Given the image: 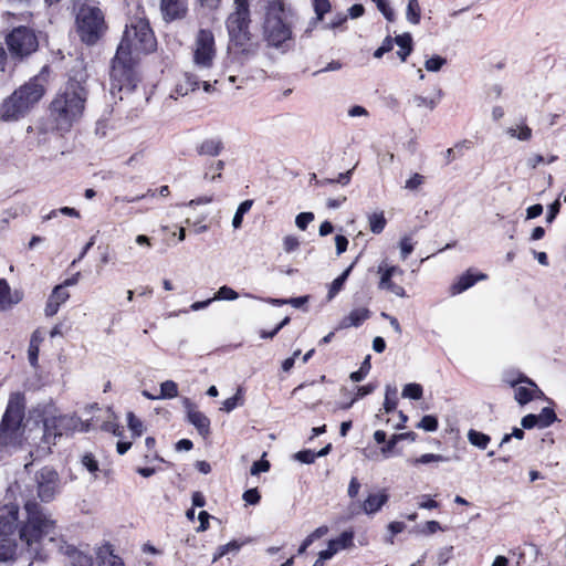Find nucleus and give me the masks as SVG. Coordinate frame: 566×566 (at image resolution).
Wrapping results in <instances>:
<instances>
[{
    "label": "nucleus",
    "mask_w": 566,
    "mask_h": 566,
    "mask_svg": "<svg viewBox=\"0 0 566 566\" xmlns=\"http://www.w3.org/2000/svg\"><path fill=\"white\" fill-rule=\"evenodd\" d=\"M370 316V312L366 307L354 308L349 314L342 318L338 328L345 329L349 327H358Z\"/></svg>",
    "instance_id": "23"
},
{
    "label": "nucleus",
    "mask_w": 566,
    "mask_h": 566,
    "mask_svg": "<svg viewBox=\"0 0 566 566\" xmlns=\"http://www.w3.org/2000/svg\"><path fill=\"white\" fill-rule=\"evenodd\" d=\"M468 440L472 446L484 450L490 443L491 438L483 432L471 429L468 432Z\"/></svg>",
    "instance_id": "33"
},
{
    "label": "nucleus",
    "mask_w": 566,
    "mask_h": 566,
    "mask_svg": "<svg viewBox=\"0 0 566 566\" xmlns=\"http://www.w3.org/2000/svg\"><path fill=\"white\" fill-rule=\"evenodd\" d=\"M313 220L314 214L312 212H301L295 218V224L300 230L304 231Z\"/></svg>",
    "instance_id": "53"
},
{
    "label": "nucleus",
    "mask_w": 566,
    "mask_h": 566,
    "mask_svg": "<svg viewBox=\"0 0 566 566\" xmlns=\"http://www.w3.org/2000/svg\"><path fill=\"white\" fill-rule=\"evenodd\" d=\"M389 495L385 490L369 494L364 501L361 509L368 515L375 514L387 503Z\"/></svg>",
    "instance_id": "24"
},
{
    "label": "nucleus",
    "mask_w": 566,
    "mask_h": 566,
    "mask_svg": "<svg viewBox=\"0 0 566 566\" xmlns=\"http://www.w3.org/2000/svg\"><path fill=\"white\" fill-rule=\"evenodd\" d=\"M417 428L428 432H433L438 429V419L431 415L424 416L417 424Z\"/></svg>",
    "instance_id": "47"
},
{
    "label": "nucleus",
    "mask_w": 566,
    "mask_h": 566,
    "mask_svg": "<svg viewBox=\"0 0 566 566\" xmlns=\"http://www.w3.org/2000/svg\"><path fill=\"white\" fill-rule=\"evenodd\" d=\"M407 20L412 24H418L420 21L421 9L418 0H407Z\"/></svg>",
    "instance_id": "37"
},
{
    "label": "nucleus",
    "mask_w": 566,
    "mask_h": 566,
    "mask_svg": "<svg viewBox=\"0 0 566 566\" xmlns=\"http://www.w3.org/2000/svg\"><path fill=\"white\" fill-rule=\"evenodd\" d=\"M402 274L403 270L398 265L389 264L386 260L381 261L377 266V275L379 276L378 289L390 292L401 298L408 297L406 290L392 281L395 276Z\"/></svg>",
    "instance_id": "12"
},
{
    "label": "nucleus",
    "mask_w": 566,
    "mask_h": 566,
    "mask_svg": "<svg viewBox=\"0 0 566 566\" xmlns=\"http://www.w3.org/2000/svg\"><path fill=\"white\" fill-rule=\"evenodd\" d=\"M294 458L302 463H313L316 459V454L311 450H304L295 453Z\"/></svg>",
    "instance_id": "58"
},
{
    "label": "nucleus",
    "mask_w": 566,
    "mask_h": 566,
    "mask_svg": "<svg viewBox=\"0 0 566 566\" xmlns=\"http://www.w3.org/2000/svg\"><path fill=\"white\" fill-rule=\"evenodd\" d=\"M377 9L384 14V17L389 20V21H392L394 17H395V13H394V10L390 8V4H389V0H371Z\"/></svg>",
    "instance_id": "52"
},
{
    "label": "nucleus",
    "mask_w": 566,
    "mask_h": 566,
    "mask_svg": "<svg viewBox=\"0 0 566 566\" xmlns=\"http://www.w3.org/2000/svg\"><path fill=\"white\" fill-rule=\"evenodd\" d=\"M283 250L286 253H292L300 248V240L297 237L289 234L283 238Z\"/></svg>",
    "instance_id": "51"
},
{
    "label": "nucleus",
    "mask_w": 566,
    "mask_h": 566,
    "mask_svg": "<svg viewBox=\"0 0 566 566\" xmlns=\"http://www.w3.org/2000/svg\"><path fill=\"white\" fill-rule=\"evenodd\" d=\"M312 6L317 20H323L324 14L329 12L332 8L329 0H312Z\"/></svg>",
    "instance_id": "43"
},
{
    "label": "nucleus",
    "mask_w": 566,
    "mask_h": 566,
    "mask_svg": "<svg viewBox=\"0 0 566 566\" xmlns=\"http://www.w3.org/2000/svg\"><path fill=\"white\" fill-rule=\"evenodd\" d=\"M249 0H233V11L226 21L231 45L245 57L253 56L258 44L251 41Z\"/></svg>",
    "instance_id": "6"
},
{
    "label": "nucleus",
    "mask_w": 566,
    "mask_h": 566,
    "mask_svg": "<svg viewBox=\"0 0 566 566\" xmlns=\"http://www.w3.org/2000/svg\"><path fill=\"white\" fill-rule=\"evenodd\" d=\"M182 405L187 411L188 421L197 429L200 436L207 437L210 433L209 418L201 411L197 410L189 398H184Z\"/></svg>",
    "instance_id": "17"
},
{
    "label": "nucleus",
    "mask_w": 566,
    "mask_h": 566,
    "mask_svg": "<svg viewBox=\"0 0 566 566\" xmlns=\"http://www.w3.org/2000/svg\"><path fill=\"white\" fill-rule=\"evenodd\" d=\"M242 497L248 504H251V505L258 504L261 499L260 493H259L258 489H255V488L247 490L243 493Z\"/></svg>",
    "instance_id": "57"
},
{
    "label": "nucleus",
    "mask_w": 566,
    "mask_h": 566,
    "mask_svg": "<svg viewBox=\"0 0 566 566\" xmlns=\"http://www.w3.org/2000/svg\"><path fill=\"white\" fill-rule=\"evenodd\" d=\"M522 427L525 429H532L535 426H538V417L536 415L530 413L522 418Z\"/></svg>",
    "instance_id": "62"
},
{
    "label": "nucleus",
    "mask_w": 566,
    "mask_h": 566,
    "mask_svg": "<svg viewBox=\"0 0 566 566\" xmlns=\"http://www.w3.org/2000/svg\"><path fill=\"white\" fill-rule=\"evenodd\" d=\"M21 290H12L4 279H0V312L11 310L23 300Z\"/></svg>",
    "instance_id": "19"
},
{
    "label": "nucleus",
    "mask_w": 566,
    "mask_h": 566,
    "mask_svg": "<svg viewBox=\"0 0 566 566\" xmlns=\"http://www.w3.org/2000/svg\"><path fill=\"white\" fill-rule=\"evenodd\" d=\"M156 38L144 17L130 18L117 48L111 69V92H132L138 82L135 71L142 54L156 49Z\"/></svg>",
    "instance_id": "1"
},
{
    "label": "nucleus",
    "mask_w": 566,
    "mask_h": 566,
    "mask_svg": "<svg viewBox=\"0 0 566 566\" xmlns=\"http://www.w3.org/2000/svg\"><path fill=\"white\" fill-rule=\"evenodd\" d=\"M127 423L134 436H142L144 430L143 422L132 411L127 412Z\"/></svg>",
    "instance_id": "45"
},
{
    "label": "nucleus",
    "mask_w": 566,
    "mask_h": 566,
    "mask_svg": "<svg viewBox=\"0 0 566 566\" xmlns=\"http://www.w3.org/2000/svg\"><path fill=\"white\" fill-rule=\"evenodd\" d=\"M422 395H423V390H422L421 385L416 384V382L407 384L403 387L402 392H401V396L403 398H409V399H415V400H419L422 397Z\"/></svg>",
    "instance_id": "40"
},
{
    "label": "nucleus",
    "mask_w": 566,
    "mask_h": 566,
    "mask_svg": "<svg viewBox=\"0 0 566 566\" xmlns=\"http://www.w3.org/2000/svg\"><path fill=\"white\" fill-rule=\"evenodd\" d=\"M289 11L282 0L269 2L263 24L264 39L269 45L281 48L292 36V30L287 22Z\"/></svg>",
    "instance_id": "8"
},
{
    "label": "nucleus",
    "mask_w": 566,
    "mask_h": 566,
    "mask_svg": "<svg viewBox=\"0 0 566 566\" xmlns=\"http://www.w3.org/2000/svg\"><path fill=\"white\" fill-rule=\"evenodd\" d=\"M335 245H336L337 255H340L342 253H344L347 250V247H348L347 238L344 235H340V234L336 235L335 237Z\"/></svg>",
    "instance_id": "60"
},
{
    "label": "nucleus",
    "mask_w": 566,
    "mask_h": 566,
    "mask_svg": "<svg viewBox=\"0 0 566 566\" xmlns=\"http://www.w3.org/2000/svg\"><path fill=\"white\" fill-rule=\"evenodd\" d=\"M81 463L90 473L96 476L98 471V462L92 453H85L81 459Z\"/></svg>",
    "instance_id": "48"
},
{
    "label": "nucleus",
    "mask_w": 566,
    "mask_h": 566,
    "mask_svg": "<svg viewBox=\"0 0 566 566\" xmlns=\"http://www.w3.org/2000/svg\"><path fill=\"white\" fill-rule=\"evenodd\" d=\"M559 209H560V202L559 200H555L549 207H548V213L546 216V221L547 222H553L554 219L556 218V216L558 214L559 212Z\"/></svg>",
    "instance_id": "63"
},
{
    "label": "nucleus",
    "mask_w": 566,
    "mask_h": 566,
    "mask_svg": "<svg viewBox=\"0 0 566 566\" xmlns=\"http://www.w3.org/2000/svg\"><path fill=\"white\" fill-rule=\"evenodd\" d=\"M134 241L142 252L146 253L153 248L151 239L145 234H138Z\"/></svg>",
    "instance_id": "55"
},
{
    "label": "nucleus",
    "mask_w": 566,
    "mask_h": 566,
    "mask_svg": "<svg viewBox=\"0 0 566 566\" xmlns=\"http://www.w3.org/2000/svg\"><path fill=\"white\" fill-rule=\"evenodd\" d=\"M32 412L34 418L42 422L40 441L34 442V447L29 451L33 460L48 455L57 437L88 430V423L74 415H62L52 402L40 403Z\"/></svg>",
    "instance_id": "3"
},
{
    "label": "nucleus",
    "mask_w": 566,
    "mask_h": 566,
    "mask_svg": "<svg viewBox=\"0 0 566 566\" xmlns=\"http://www.w3.org/2000/svg\"><path fill=\"white\" fill-rule=\"evenodd\" d=\"M69 297L70 293L62 285H56L48 298L44 308L45 315L49 317L55 315L59 312L60 306L64 304Z\"/></svg>",
    "instance_id": "22"
},
{
    "label": "nucleus",
    "mask_w": 566,
    "mask_h": 566,
    "mask_svg": "<svg viewBox=\"0 0 566 566\" xmlns=\"http://www.w3.org/2000/svg\"><path fill=\"white\" fill-rule=\"evenodd\" d=\"M507 382L515 388L514 397L520 405H526L535 397L542 395L536 384L522 375L517 378L509 379Z\"/></svg>",
    "instance_id": "15"
},
{
    "label": "nucleus",
    "mask_w": 566,
    "mask_h": 566,
    "mask_svg": "<svg viewBox=\"0 0 566 566\" xmlns=\"http://www.w3.org/2000/svg\"><path fill=\"white\" fill-rule=\"evenodd\" d=\"M24 413V394L20 391L12 392L0 421V452L11 453L22 446Z\"/></svg>",
    "instance_id": "5"
},
{
    "label": "nucleus",
    "mask_w": 566,
    "mask_h": 566,
    "mask_svg": "<svg viewBox=\"0 0 566 566\" xmlns=\"http://www.w3.org/2000/svg\"><path fill=\"white\" fill-rule=\"evenodd\" d=\"M354 533L352 531L343 532L337 538L331 539L327 548L321 551L323 559H331L338 551L348 548L353 545Z\"/></svg>",
    "instance_id": "20"
},
{
    "label": "nucleus",
    "mask_w": 566,
    "mask_h": 566,
    "mask_svg": "<svg viewBox=\"0 0 566 566\" xmlns=\"http://www.w3.org/2000/svg\"><path fill=\"white\" fill-rule=\"evenodd\" d=\"M400 259L406 260L413 251V243L410 237L405 235L399 242Z\"/></svg>",
    "instance_id": "49"
},
{
    "label": "nucleus",
    "mask_w": 566,
    "mask_h": 566,
    "mask_svg": "<svg viewBox=\"0 0 566 566\" xmlns=\"http://www.w3.org/2000/svg\"><path fill=\"white\" fill-rule=\"evenodd\" d=\"M178 396V385L174 380H166L160 384V392L156 395L159 399H172Z\"/></svg>",
    "instance_id": "35"
},
{
    "label": "nucleus",
    "mask_w": 566,
    "mask_h": 566,
    "mask_svg": "<svg viewBox=\"0 0 566 566\" xmlns=\"http://www.w3.org/2000/svg\"><path fill=\"white\" fill-rule=\"evenodd\" d=\"M38 496L42 502H49L54 499L59 491V474L52 468H42L34 476Z\"/></svg>",
    "instance_id": "13"
},
{
    "label": "nucleus",
    "mask_w": 566,
    "mask_h": 566,
    "mask_svg": "<svg viewBox=\"0 0 566 566\" xmlns=\"http://www.w3.org/2000/svg\"><path fill=\"white\" fill-rule=\"evenodd\" d=\"M536 417H538V426L541 428H546L556 420L554 410L548 407L543 408L539 415H536Z\"/></svg>",
    "instance_id": "41"
},
{
    "label": "nucleus",
    "mask_w": 566,
    "mask_h": 566,
    "mask_svg": "<svg viewBox=\"0 0 566 566\" xmlns=\"http://www.w3.org/2000/svg\"><path fill=\"white\" fill-rule=\"evenodd\" d=\"M243 403H244L243 388L242 387H238L237 392L234 394V396L226 399L222 402L221 410H223L226 412H231L233 409H235L239 406H242Z\"/></svg>",
    "instance_id": "34"
},
{
    "label": "nucleus",
    "mask_w": 566,
    "mask_h": 566,
    "mask_svg": "<svg viewBox=\"0 0 566 566\" xmlns=\"http://www.w3.org/2000/svg\"><path fill=\"white\" fill-rule=\"evenodd\" d=\"M368 222L370 231L375 234L381 233L387 224V220L382 211L373 212L369 214Z\"/></svg>",
    "instance_id": "31"
},
{
    "label": "nucleus",
    "mask_w": 566,
    "mask_h": 566,
    "mask_svg": "<svg viewBox=\"0 0 566 566\" xmlns=\"http://www.w3.org/2000/svg\"><path fill=\"white\" fill-rule=\"evenodd\" d=\"M19 526V506L9 503L0 506V536H13Z\"/></svg>",
    "instance_id": "16"
},
{
    "label": "nucleus",
    "mask_w": 566,
    "mask_h": 566,
    "mask_svg": "<svg viewBox=\"0 0 566 566\" xmlns=\"http://www.w3.org/2000/svg\"><path fill=\"white\" fill-rule=\"evenodd\" d=\"M43 94L44 86L40 78L30 80L2 103L0 107L1 119L10 122L23 117L41 99Z\"/></svg>",
    "instance_id": "7"
},
{
    "label": "nucleus",
    "mask_w": 566,
    "mask_h": 566,
    "mask_svg": "<svg viewBox=\"0 0 566 566\" xmlns=\"http://www.w3.org/2000/svg\"><path fill=\"white\" fill-rule=\"evenodd\" d=\"M240 547H241V545L235 541H232L226 545H221L218 548L217 553L214 554L212 562L216 563L219 558L223 557L228 553H231V552L237 553L240 549Z\"/></svg>",
    "instance_id": "44"
},
{
    "label": "nucleus",
    "mask_w": 566,
    "mask_h": 566,
    "mask_svg": "<svg viewBox=\"0 0 566 566\" xmlns=\"http://www.w3.org/2000/svg\"><path fill=\"white\" fill-rule=\"evenodd\" d=\"M207 74L197 72H186L182 78L177 83L171 97L177 98L178 96H185L190 92H193L198 88L199 84L202 83L203 91L210 93L212 91L213 85L210 81L205 80Z\"/></svg>",
    "instance_id": "14"
},
{
    "label": "nucleus",
    "mask_w": 566,
    "mask_h": 566,
    "mask_svg": "<svg viewBox=\"0 0 566 566\" xmlns=\"http://www.w3.org/2000/svg\"><path fill=\"white\" fill-rule=\"evenodd\" d=\"M72 566H92V557L77 551L74 547L67 548Z\"/></svg>",
    "instance_id": "32"
},
{
    "label": "nucleus",
    "mask_w": 566,
    "mask_h": 566,
    "mask_svg": "<svg viewBox=\"0 0 566 566\" xmlns=\"http://www.w3.org/2000/svg\"><path fill=\"white\" fill-rule=\"evenodd\" d=\"M354 268V263L350 264L339 276H337L329 285L327 293V300L332 301L344 287V284Z\"/></svg>",
    "instance_id": "29"
},
{
    "label": "nucleus",
    "mask_w": 566,
    "mask_h": 566,
    "mask_svg": "<svg viewBox=\"0 0 566 566\" xmlns=\"http://www.w3.org/2000/svg\"><path fill=\"white\" fill-rule=\"evenodd\" d=\"M27 520L19 528L20 544L12 536H0V562L12 560L24 552L30 559H42V541L52 534L55 523L34 501L24 504Z\"/></svg>",
    "instance_id": "2"
},
{
    "label": "nucleus",
    "mask_w": 566,
    "mask_h": 566,
    "mask_svg": "<svg viewBox=\"0 0 566 566\" xmlns=\"http://www.w3.org/2000/svg\"><path fill=\"white\" fill-rule=\"evenodd\" d=\"M87 92L82 84V77L71 78L51 103V117L61 130H69L84 112Z\"/></svg>",
    "instance_id": "4"
},
{
    "label": "nucleus",
    "mask_w": 566,
    "mask_h": 566,
    "mask_svg": "<svg viewBox=\"0 0 566 566\" xmlns=\"http://www.w3.org/2000/svg\"><path fill=\"white\" fill-rule=\"evenodd\" d=\"M45 333L41 328L35 329L30 337L28 348V359L32 367L38 366L39 352L42 342L44 340Z\"/></svg>",
    "instance_id": "25"
},
{
    "label": "nucleus",
    "mask_w": 566,
    "mask_h": 566,
    "mask_svg": "<svg viewBox=\"0 0 566 566\" xmlns=\"http://www.w3.org/2000/svg\"><path fill=\"white\" fill-rule=\"evenodd\" d=\"M415 103L418 107H428L430 109H433L437 105V102L434 99L424 96H416Z\"/></svg>",
    "instance_id": "61"
},
{
    "label": "nucleus",
    "mask_w": 566,
    "mask_h": 566,
    "mask_svg": "<svg viewBox=\"0 0 566 566\" xmlns=\"http://www.w3.org/2000/svg\"><path fill=\"white\" fill-rule=\"evenodd\" d=\"M160 11L167 22L181 20L188 12L187 0H160Z\"/></svg>",
    "instance_id": "18"
},
{
    "label": "nucleus",
    "mask_w": 566,
    "mask_h": 566,
    "mask_svg": "<svg viewBox=\"0 0 566 566\" xmlns=\"http://www.w3.org/2000/svg\"><path fill=\"white\" fill-rule=\"evenodd\" d=\"M239 297V294L232 289L227 285H223L219 287L216 295L212 297L213 301H234Z\"/></svg>",
    "instance_id": "42"
},
{
    "label": "nucleus",
    "mask_w": 566,
    "mask_h": 566,
    "mask_svg": "<svg viewBox=\"0 0 566 566\" xmlns=\"http://www.w3.org/2000/svg\"><path fill=\"white\" fill-rule=\"evenodd\" d=\"M395 42L399 46L397 54L399 55L400 60L405 62L412 50V38L409 33H405L402 35L396 36Z\"/></svg>",
    "instance_id": "30"
},
{
    "label": "nucleus",
    "mask_w": 566,
    "mask_h": 566,
    "mask_svg": "<svg viewBox=\"0 0 566 566\" xmlns=\"http://www.w3.org/2000/svg\"><path fill=\"white\" fill-rule=\"evenodd\" d=\"M424 184V176L415 172L405 182V189L416 191Z\"/></svg>",
    "instance_id": "46"
},
{
    "label": "nucleus",
    "mask_w": 566,
    "mask_h": 566,
    "mask_svg": "<svg viewBox=\"0 0 566 566\" xmlns=\"http://www.w3.org/2000/svg\"><path fill=\"white\" fill-rule=\"evenodd\" d=\"M107 24L102 10L94 6H82L76 14V32L83 43L95 45L105 34Z\"/></svg>",
    "instance_id": "9"
},
{
    "label": "nucleus",
    "mask_w": 566,
    "mask_h": 566,
    "mask_svg": "<svg viewBox=\"0 0 566 566\" xmlns=\"http://www.w3.org/2000/svg\"><path fill=\"white\" fill-rule=\"evenodd\" d=\"M486 275L483 273L474 274L471 270H468L465 273L460 275L450 286V294L458 295L471 286H473L478 281L485 280Z\"/></svg>",
    "instance_id": "21"
},
{
    "label": "nucleus",
    "mask_w": 566,
    "mask_h": 566,
    "mask_svg": "<svg viewBox=\"0 0 566 566\" xmlns=\"http://www.w3.org/2000/svg\"><path fill=\"white\" fill-rule=\"evenodd\" d=\"M449 459L447 457H443L441 454H434V453H426L418 458L409 460V462L412 465L418 464H429V463H438V462H447Z\"/></svg>",
    "instance_id": "36"
},
{
    "label": "nucleus",
    "mask_w": 566,
    "mask_h": 566,
    "mask_svg": "<svg viewBox=\"0 0 566 566\" xmlns=\"http://www.w3.org/2000/svg\"><path fill=\"white\" fill-rule=\"evenodd\" d=\"M328 533V527L323 525L317 527L314 532H312L305 539H311V545L314 543V541L322 538Z\"/></svg>",
    "instance_id": "64"
},
{
    "label": "nucleus",
    "mask_w": 566,
    "mask_h": 566,
    "mask_svg": "<svg viewBox=\"0 0 566 566\" xmlns=\"http://www.w3.org/2000/svg\"><path fill=\"white\" fill-rule=\"evenodd\" d=\"M397 407V388L392 386L386 387L385 401H384V410L389 413L394 411Z\"/></svg>",
    "instance_id": "38"
},
{
    "label": "nucleus",
    "mask_w": 566,
    "mask_h": 566,
    "mask_svg": "<svg viewBox=\"0 0 566 566\" xmlns=\"http://www.w3.org/2000/svg\"><path fill=\"white\" fill-rule=\"evenodd\" d=\"M270 470V462L268 460H264V459H261L259 461H255L251 469H250V473L252 475H258L262 472H268Z\"/></svg>",
    "instance_id": "56"
},
{
    "label": "nucleus",
    "mask_w": 566,
    "mask_h": 566,
    "mask_svg": "<svg viewBox=\"0 0 566 566\" xmlns=\"http://www.w3.org/2000/svg\"><path fill=\"white\" fill-rule=\"evenodd\" d=\"M224 148L222 140L218 137L207 138L197 146V153L201 156H219Z\"/></svg>",
    "instance_id": "26"
},
{
    "label": "nucleus",
    "mask_w": 566,
    "mask_h": 566,
    "mask_svg": "<svg viewBox=\"0 0 566 566\" xmlns=\"http://www.w3.org/2000/svg\"><path fill=\"white\" fill-rule=\"evenodd\" d=\"M97 560L99 566H124L122 558L114 554L109 545L98 549Z\"/></svg>",
    "instance_id": "27"
},
{
    "label": "nucleus",
    "mask_w": 566,
    "mask_h": 566,
    "mask_svg": "<svg viewBox=\"0 0 566 566\" xmlns=\"http://www.w3.org/2000/svg\"><path fill=\"white\" fill-rule=\"evenodd\" d=\"M505 133L509 137L521 142L530 140L533 135L532 128L524 123L507 127Z\"/></svg>",
    "instance_id": "28"
},
{
    "label": "nucleus",
    "mask_w": 566,
    "mask_h": 566,
    "mask_svg": "<svg viewBox=\"0 0 566 566\" xmlns=\"http://www.w3.org/2000/svg\"><path fill=\"white\" fill-rule=\"evenodd\" d=\"M447 63V60L442 56L436 55L428 59L424 62V67L429 72H438Z\"/></svg>",
    "instance_id": "50"
},
{
    "label": "nucleus",
    "mask_w": 566,
    "mask_h": 566,
    "mask_svg": "<svg viewBox=\"0 0 566 566\" xmlns=\"http://www.w3.org/2000/svg\"><path fill=\"white\" fill-rule=\"evenodd\" d=\"M224 168V161L222 160H218V161H214L210 165L209 169H217V174L216 175H209V172L207 171L205 174V178L206 179H210V180H216V179H219L221 178V170Z\"/></svg>",
    "instance_id": "59"
},
{
    "label": "nucleus",
    "mask_w": 566,
    "mask_h": 566,
    "mask_svg": "<svg viewBox=\"0 0 566 566\" xmlns=\"http://www.w3.org/2000/svg\"><path fill=\"white\" fill-rule=\"evenodd\" d=\"M6 43L10 54L20 59L32 54L39 46L34 31L28 27L14 28L7 35Z\"/></svg>",
    "instance_id": "11"
},
{
    "label": "nucleus",
    "mask_w": 566,
    "mask_h": 566,
    "mask_svg": "<svg viewBox=\"0 0 566 566\" xmlns=\"http://www.w3.org/2000/svg\"><path fill=\"white\" fill-rule=\"evenodd\" d=\"M252 205V200H244L239 205L232 219V226L234 229H239L242 226L243 216L251 209Z\"/></svg>",
    "instance_id": "39"
},
{
    "label": "nucleus",
    "mask_w": 566,
    "mask_h": 566,
    "mask_svg": "<svg viewBox=\"0 0 566 566\" xmlns=\"http://www.w3.org/2000/svg\"><path fill=\"white\" fill-rule=\"evenodd\" d=\"M369 369H370V363H369V357H367L364 360V363L361 364L360 369L350 374V379L356 382L361 381L366 377Z\"/></svg>",
    "instance_id": "54"
},
{
    "label": "nucleus",
    "mask_w": 566,
    "mask_h": 566,
    "mask_svg": "<svg viewBox=\"0 0 566 566\" xmlns=\"http://www.w3.org/2000/svg\"><path fill=\"white\" fill-rule=\"evenodd\" d=\"M216 59V42L212 31L200 29L192 44L193 70L209 74Z\"/></svg>",
    "instance_id": "10"
}]
</instances>
